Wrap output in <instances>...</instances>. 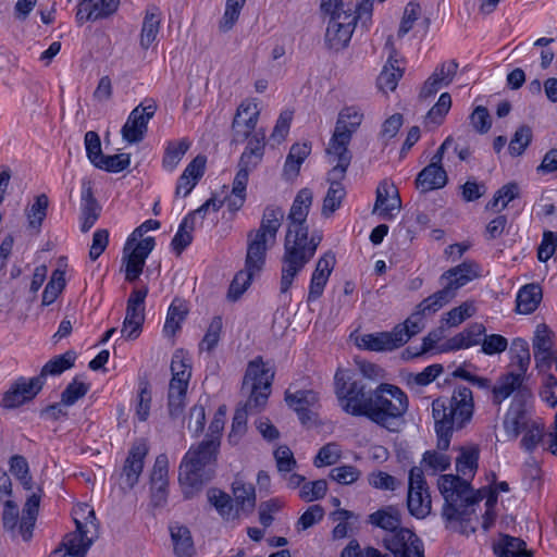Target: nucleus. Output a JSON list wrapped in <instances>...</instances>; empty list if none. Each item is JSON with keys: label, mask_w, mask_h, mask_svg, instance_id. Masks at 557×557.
I'll return each instance as SVG.
<instances>
[{"label": "nucleus", "mask_w": 557, "mask_h": 557, "mask_svg": "<svg viewBox=\"0 0 557 557\" xmlns=\"http://www.w3.org/2000/svg\"><path fill=\"white\" fill-rule=\"evenodd\" d=\"M473 412V395L467 386H456L450 397H438L432 401L438 450L423 454L422 465L426 470L435 474L450 467L451 458L445 450L449 447L453 432L463 429L471 421Z\"/></svg>", "instance_id": "3"}, {"label": "nucleus", "mask_w": 557, "mask_h": 557, "mask_svg": "<svg viewBox=\"0 0 557 557\" xmlns=\"http://www.w3.org/2000/svg\"><path fill=\"white\" fill-rule=\"evenodd\" d=\"M189 148L190 141L187 138L169 141L162 158L163 169L173 172Z\"/></svg>", "instance_id": "42"}, {"label": "nucleus", "mask_w": 557, "mask_h": 557, "mask_svg": "<svg viewBox=\"0 0 557 557\" xmlns=\"http://www.w3.org/2000/svg\"><path fill=\"white\" fill-rule=\"evenodd\" d=\"M407 507L418 519H423L431 512L432 500L422 468L413 467L409 471Z\"/></svg>", "instance_id": "11"}, {"label": "nucleus", "mask_w": 557, "mask_h": 557, "mask_svg": "<svg viewBox=\"0 0 557 557\" xmlns=\"http://www.w3.org/2000/svg\"><path fill=\"white\" fill-rule=\"evenodd\" d=\"M475 312L473 302L466 301L459 307L453 308L446 313V324L448 326H457L461 324L466 319L471 318Z\"/></svg>", "instance_id": "62"}, {"label": "nucleus", "mask_w": 557, "mask_h": 557, "mask_svg": "<svg viewBox=\"0 0 557 557\" xmlns=\"http://www.w3.org/2000/svg\"><path fill=\"white\" fill-rule=\"evenodd\" d=\"M479 275V265L472 261H465L444 272L441 276L442 289L429 297L434 305L437 304L443 308L456 296L459 288L476 278Z\"/></svg>", "instance_id": "10"}, {"label": "nucleus", "mask_w": 557, "mask_h": 557, "mask_svg": "<svg viewBox=\"0 0 557 557\" xmlns=\"http://www.w3.org/2000/svg\"><path fill=\"white\" fill-rule=\"evenodd\" d=\"M274 245L275 244L249 232L247 234V253L245 260L246 270L256 274L259 273L265 263L268 249Z\"/></svg>", "instance_id": "23"}, {"label": "nucleus", "mask_w": 557, "mask_h": 557, "mask_svg": "<svg viewBox=\"0 0 557 557\" xmlns=\"http://www.w3.org/2000/svg\"><path fill=\"white\" fill-rule=\"evenodd\" d=\"M534 421L535 420L530 418L527 409H520L517 405H510L503 425L507 436L511 440H516L521 434L522 430Z\"/></svg>", "instance_id": "35"}, {"label": "nucleus", "mask_w": 557, "mask_h": 557, "mask_svg": "<svg viewBox=\"0 0 557 557\" xmlns=\"http://www.w3.org/2000/svg\"><path fill=\"white\" fill-rule=\"evenodd\" d=\"M285 401L297 412L300 421L306 423L310 420V408L319 401V397L318 394L311 389H300L295 393L286 391Z\"/></svg>", "instance_id": "27"}, {"label": "nucleus", "mask_w": 557, "mask_h": 557, "mask_svg": "<svg viewBox=\"0 0 557 557\" xmlns=\"http://www.w3.org/2000/svg\"><path fill=\"white\" fill-rule=\"evenodd\" d=\"M223 329V322L221 317H214L208 329L207 332L200 343V349L211 351L215 348L220 341L221 332Z\"/></svg>", "instance_id": "59"}, {"label": "nucleus", "mask_w": 557, "mask_h": 557, "mask_svg": "<svg viewBox=\"0 0 557 557\" xmlns=\"http://www.w3.org/2000/svg\"><path fill=\"white\" fill-rule=\"evenodd\" d=\"M383 544L395 557H424L423 543L409 529L385 536Z\"/></svg>", "instance_id": "15"}, {"label": "nucleus", "mask_w": 557, "mask_h": 557, "mask_svg": "<svg viewBox=\"0 0 557 557\" xmlns=\"http://www.w3.org/2000/svg\"><path fill=\"white\" fill-rule=\"evenodd\" d=\"M194 230L193 216H185L171 243L173 250L176 251L177 255L191 244V233Z\"/></svg>", "instance_id": "52"}, {"label": "nucleus", "mask_w": 557, "mask_h": 557, "mask_svg": "<svg viewBox=\"0 0 557 557\" xmlns=\"http://www.w3.org/2000/svg\"><path fill=\"white\" fill-rule=\"evenodd\" d=\"M255 274L256 273H253L251 271H248L246 269L239 271L235 275V277L233 278V281H232V283L230 285L227 297L231 300H233V301H236L237 299H239V297L250 286L252 277H253Z\"/></svg>", "instance_id": "58"}, {"label": "nucleus", "mask_w": 557, "mask_h": 557, "mask_svg": "<svg viewBox=\"0 0 557 557\" xmlns=\"http://www.w3.org/2000/svg\"><path fill=\"white\" fill-rule=\"evenodd\" d=\"M41 388L40 379L32 377L26 380L21 377L4 393L2 406L9 409L16 408L25 401L33 399Z\"/></svg>", "instance_id": "20"}, {"label": "nucleus", "mask_w": 557, "mask_h": 557, "mask_svg": "<svg viewBox=\"0 0 557 557\" xmlns=\"http://www.w3.org/2000/svg\"><path fill=\"white\" fill-rule=\"evenodd\" d=\"M233 495L237 506L243 511H251L256 506V494L252 484H247L242 480H235L233 483Z\"/></svg>", "instance_id": "46"}, {"label": "nucleus", "mask_w": 557, "mask_h": 557, "mask_svg": "<svg viewBox=\"0 0 557 557\" xmlns=\"http://www.w3.org/2000/svg\"><path fill=\"white\" fill-rule=\"evenodd\" d=\"M156 11V9L147 11L144 18L140 33V46L144 49H148L153 44L159 33L160 17Z\"/></svg>", "instance_id": "49"}, {"label": "nucleus", "mask_w": 557, "mask_h": 557, "mask_svg": "<svg viewBox=\"0 0 557 557\" xmlns=\"http://www.w3.org/2000/svg\"><path fill=\"white\" fill-rule=\"evenodd\" d=\"M351 138L348 135L334 133L325 149L326 161L332 169L329 171L334 178H344L350 165L352 154L348 149Z\"/></svg>", "instance_id": "14"}, {"label": "nucleus", "mask_w": 557, "mask_h": 557, "mask_svg": "<svg viewBox=\"0 0 557 557\" xmlns=\"http://www.w3.org/2000/svg\"><path fill=\"white\" fill-rule=\"evenodd\" d=\"M523 436L520 441V446L528 453H533L540 443L545 437V426L541 420L529 423V426L522 430Z\"/></svg>", "instance_id": "47"}, {"label": "nucleus", "mask_w": 557, "mask_h": 557, "mask_svg": "<svg viewBox=\"0 0 557 557\" xmlns=\"http://www.w3.org/2000/svg\"><path fill=\"white\" fill-rule=\"evenodd\" d=\"M342 180L343 178H334L331 174H327L330 187L323 199L321 211L322 215L325 218L331 216L341 207L342 200L346 195L345 188L341 183Z\"/></svg>", "instance_id": "39"}, {"label": "nucleus", "mask_w": 557, "mask_h": 557, "mask_svg": "<svg viewBox=\"0 0 557 557\" xmlns=\"http://www.w3.org/2000/svg\"><path fill=\"white\" fill-rule=\"evenodd\" d=\"M40 493V488H38V492H33L24 505L23 516L18 524V532L24 541H29L33 536L41 499Z\"/></svg>", "instance_id": "30"}, {"label": "nucleus", "mask_w": 557, "mask_h": 557, "mask_svg": "<svg viewBox=\"0 0 557 557\" xmlns=\"http://www.w3.org/2000/svg\"><path fill=\"white\" fill-rule=\"evenodd\" d=\"M372 400L369 420L389 432H398L409 407L405 392L396 385L381 383L374 389Z\"/></svg>", "instance_id": "7"}, {"label": "nucleus", "mask_w": 557, "mask_h": 557, "mask_svg": "<svg viewBox=\"0 0 557 557\" xmlns=\"http://www.w3.org/2000/svg\"><path fill=\"white\" fill-rule=\"evenodd\" d=\"M510 355L512 364L518 367L517 373H522L524 376L531 361L529 344L525 339L517 337L511 342Z\"/></svg>", "instance_id": "48"}, {"label": "nucleus", "mask_w": 557, "mask_h": 557, "mask_svg": "<svg viewBox=\"0 0 557 557\" xmlns=\"http://www.w3.org/2000/svg\"><path fill=\"white\" fill-rule=\"evenodd\" d=\"M260 110L257 102L245 100L237 108L236 114L232 122V141L243 143L255 132Z\"/></svg>", "instance_id": "16"}, {"label": "nucleus", "mask_w": 557, "mask_h": 557, "mask_svg": "<svg viewBox=\"0 0 557 557\" xmlns=\"http://www.w3.org/2000/svg\"><path fill=\"white\" fill-rule=\"evenodd\" d=\"M176 557H194L196 554L194 541L189 529L180 523H173L169 528Z\"/></svg>", "instance_id": "31"}, {"label": "nucleus", "mask_w": 557, "mask_h": 557, "mask_svg": "<svg viewBox=\"0 0 557 557\" xmlns=\"http://www.w3.org/2000/svg\"><path fill=\"white\" fill-rule=\"evenodd\" d=\"M131 164V156L128 153H119L113 156L103 154L95 164L97 169L119 173L127 169Z\"/></svg>", "instance_id": "54"}, {"label": "nucleus", "mask_w": 557, "mask_h": 557, "mask_svg": "<svg viewBox=\"0 0 557 557\" xmlns=\"http://www.w3.org/2000/svg\"><path fill=\"white\" fill-rule=\"evenodd\" d=\"M494 554L497 557H532L531 550L527 549L523 540L507 534H502L493 545Z\"/></svg>", "instance_id": "33"}, {"label": "nucleus", "mask_w": 557, "mask_h": 557, "mask_svg": "<svg viewBox=\"0 0 557 557\" xmlns=\"http://www.w3.org/2000/svg\"><path fill=\"white\" fill-rule=\"evenodd\" d=\"M451 108V97L448 92H443L437 102L429 110L425 116V123L441 125Z\"/></svg>", "instance_id": "55"}, {"label": "nucleus", "mask_w": 557, "mask_h": 557, "mask_svg": "<svg viewBox=\"0 0 557 557\" xmlns=\"http://www.w3.org/2000/svg\"><path fill=\"white\" fill-rule=\"evenodd\" d=\"M65 284V272L60 269L54 270L52 272L50 281L48 282L44 289L41 305L49 306L52 302H54L55 299L64 289Z\"/></svg>", "instance_id": "51"}, {"label": "nucleus", "mask_w": 557, "mask_h": 557, "mask_svg": "<svg viewBox=\"0 0 557 557\" xmlns=\"http://www.w3.org/2000/svg\"><path fill=\"white\" fill-rule=\"evenodd\" d=\"M220 443L216 436H213V438H205L188 449L180 466L181 485L198 490L211 480L213 474L211 467L216 461Z\"/></svg>", "instance_id": "6"}, {"label": "nucleus", "mask_w": 557, "mask_h": 557, "mask_svg": "<svg viewBox=\"0 0 557 557\" xmlns=\"http://www.w3.org/2000/svg\"><path fill=\"white\" fill-rule=\"evenodd\" d=\"M156 246L154 238L149 236L135 242L132 248L125 252L123 249V261L125 262V280L136 281L143 273L146 259Z\"/></svg>", "instance_id": "17"}, {"label": "nucleus", "mask_w": 557, "mask_h": 557, "mask_svg": "<svg viewBox=\"0 0 557 557\" xmlns=\"http://www.w3.org/2000/svg\"><path fill=\"white\" fill-rule=\"evenodd\" d=\"M273 379L274 372L267 368L261 357L248 363L242 384V393L248 398L235 410L230 441L236 442L245 434L248 414L258 413L265 407Z\"/></svg>", "instance_id": "5"}, {"label": "nucleus", "mask_w": 557, "mask_h": 557, "mask_svg": "<svg viewBox=\"0 0 557 557\" xmlns=\"http://www.w3.org/2000/svg\"><path fill=\"white\" fill-rule=\"evenodd\" d=\"M553 345V332L546 324H539L533 338L534 358L537 368H548L550 366Z\"/></svg>", "instance_id": "25"}, {"label": "nucleus", "mask_w": 557, "mask_h": 557, "mask_svg": "<svg viewBox=\"0 0 557 557\" xmlns=\"http://www.w3.org/2000/svg\"><path fill=\"white\" fill-rule=\"evenodd\" d=\"M522 373L510 372L502 376L498 383L492 388L493 403L500 405L507 399L523 382Z\"/></svg>", "instance_id": "40"}, {"label": "nucleus", "mask_w": 557, "mask_h": 557, "mask_svg": "<svg viewBox=\"0 0 557 557\" xmlns=\"http://www.w3.org/2000/svg\"><path fill=\"white\" fill-rule=\"evenodd\" d=\"M557 249V232L544 231L542 242L537 248V259L546 262Z\"/></svg>", "instance_id": "64"}, {"label": "nucleus", "mask_w": 557, "mask_h": 557, "mask_svg": "<svg viewBox=\"0 0 557 557\" xmlns=\"http://www.w3.org/2000/svg\"><path fill=\"white\" fill-rule=\"evenodd\" d=\"M119 0H79L76 17L79 22L96 21L113 14Z\"/></svg>", "instance_id": "24"}, {"label": "nucleus", "mask_w": 557, "mask_h": 557, "mask_svg": "<svg viewBox=\"0 0 557 557\" xmlns=\"http://www.w3.org/2000/svg\"><path fill=\"white\" fill-rule=\"evenodd\" d=\"M76 530L66 534L49 557H85L98 537V524L92 508L82 505L74 511Z\"/></svg>", "instance_id": "8"}, {"label": "nucleus", "mask_w": 557, "mask_h": 557, "mask_svg": "<svg viewBox=\"0 0 557 557\" xmlns=\"http://www.w3.org/2000/svg\"><path fill=\"white\" fill-rule=\"evenodd\" d=\"M334 386L339 406L346 413L369 419L374 389L369 388L362 380H351L347 372L341 369L335 373Z\"/></svg>", "instance_id": "9"}, {"label": "nucleus", "mask_w": 557, "mask_h": 557, "mask_svg": "<svg viewBox=\"0 0 557 557\" xmlns=\"http://www.w3.org/2000/svg\"><path fill=\"white\" fill-rule=\"evenodd\" d=\"M89 389V386L83 382L74 380L61 394V403L65 406L74 405L78 399L83 398Z\"/></svg>", "instance_id": "63"}, {"label": "nucleus", "mask_w": 557, "mask_h": 557, "mask_svg": "<svg viewBox=\"0 0 557 557\" xmlns=\"http://www.w3.org/2000/svg\"><path fill=\"white\" fill-rule=\"evenodd\" d=\"M264 131L260 129L252 134L246 149L239 158L238 168L251 171L261 162L264 153Z\"/></svg>", "instance_id": "28"}, {"label": "nucleus", "mask_w": 557, "mask_h": 557, "mask_svg": "<svg viewBox=\"0 0 557 557\" xmlns=\"http://www.w3.org/2000/svg\"><path fill=\"white\" fill-rule=\"evenodd\" d=\"M360 470L354 466L344 465L335 467L330 472V478L343 485L355 483L360 478Z\"/></svg>", "instance_id": "61"}, {"label": "nucleus", "mask_w": 557, "mask_h": 557, "mask_svg": "<svg viewBox=\"0 0 557 557\" xmlns=\"http://www.w3.org/2000/svg\"><path fill=\"white\" fill-rule=\"evenodd\" d=\"M458 450L455 460L457 474H442L437 486L445 500L442 517L446 528L469 535L476 530L475 506L487 492L483 488L474 491L470 484L479 468V446H461Z\"/></svg>", "instance_id": "1"}, {"label": "nucleus", "mask_w": 557, "mask_h": 557, "mask_svg": "<svg viewBox=\"0 0 557 557\" xmlns=\"http://www.w3.org/2000/svg\"><path fill=\"white\" fill-rule=\"evenodd\" d=\"M397 332H380L375 334H366L360 338L359 347L372 351H387L401 347L403 338H397Z\"/></svg>", "instance_id": "29"}, {"label": "nucleus", "mask_w": 557, "mask_h": 557, "mask_svg": "<svg viewBox=\"0 0 557 557\" xmlns=\"http://www.w3.org/2000/svg\"><path fill=\"white\" fill-rule=\"evenodd\" d=\"M363 117L364 114L359 107L349 106L343 108L338 113L334 133L348 135V137L352 138V135L360 127Z\"/></svg>", "instance_id": "34"}, {"label": "nucleus", "mask_w": 557, "mask_h": 557, "mask_svg": "<svg viewBox=\"0 0 557 557\" xmlns=\"http://www.w3.org/2000/svg\"><path fill=\"white\" fill-rule=\"evenodd\" d=\"M206 168V158L203 156H197L185 168L184 172L177 181L175 188L176 196L186 197L190 194L198 181L202 177Z\"/></svg>", "instance_id": "26"}, {"label": "nucleus", "mask_w": 557, "mask_h": 557, "mask_svg": "<svg viewBox=\"0 0 557 557\" xmlns=\"http://www.w3.org/2000/svg\"><path fill=\"white\" fill-rule=\"evenodd\" d=\"M148 294V288L134 289L126 305V314L121 329V335L125 339H136L143 329L145 322V299Z\"/></svg>", "instance_id": "13"}, {"label": "nucleus", "mask_w": 557, "mask_h": 557, "mask_svg": "<svg viewBox=\"0 0 557 557\" xmlns=\"http://www.w3.org/2000/svg\"><path fill=\"white\" fill-rule=\"evenodd\" d=\"M75 359L76 354L72 350L55 356L42 367L40 374L35 377L40 379L41 386H44L47 375H59L65 370L71 369L74 366Z\"/></svg>", "instance_id": "43"}, {"label": "nucleus", "mask_w": 557, "mask_h": 557, "mask_svg": "<svg viewBox=\"0 0 557 557\" xmlns=\"http://www.w3.org/2000/svg\"><path fill=\"white\" fill-rule=\"evenodd\" d=\"M519 195V187L516 183L504 185L494 195L493 199L486 205V209L499 211L504 209L511 200Z\"/></svg>", "instance_id": "53"}, {"label": "nucleus", "mask_w": 557, "mask_h": 557, "mask_svg": "<svg viewBox=\"0 0 557 557\" xmlns=\"http://www.w3.org/2000/svg\"><path fill=\"white\" fill-rule=\"evenodd\" d=\"M312 200L313 194L309 188L300 189L287 215L288 226L282 256L281 293L289 290L294 278L313 258L322 240V235L317 232L309 237V230L306 225Z\"/></svg>", "instance_id": "2"}, {"label": "nucleus", "mask_w": 557, "mask_h": 557, "mask_svg": "<svg viewBox=\"0 0 557 557\" xmlns=\"http://www.w3.org/2000/svg\"><path fill=\"white\" fill-rule=\"evenodd\" d=\"M284 215V210L281 207L274 205L267 206L263 210L259 228L251 230L250 233L275 244Z\"/></svg>", "instance_id": "22"}, {"label": "nucleus", "mask_w": 557, "mask_h": 557, "mask_svg": "<svg viewBox=\"0 0 557 557\" xmlns=\"http://www.w3.org/2000/svg\"><path fill=\"white\" fill-rule=\"evenodd\" d=\"M148 450V446L144 441H138L133 444L121 472L123 487L131 490L137 484L144 469V460Z\"/></svg>", "instance_id": "19"}, {"label": "nucleus", "mask_w": 557, "mask_h": 557, "mask_svg": "<svg viewBox=\"0 0 557 557\" xmlns=\"http://www.w3.org/2000/svg\"><path fill=\"white\" fill-rule=\"evenodd\" d=\"M188 313L186 304L178 298H175L169 310L164 323L163 332L166 336H173L177 330L181 329V323L185 320Z\"/></svg>", "instance_id": "44"}, {"label": "nucleus", "mask_w": 557, "mask_h": 557, "mask_svg": "<svg viewBox=\"0 0 557 557\" xmlns=\"http://www.w3.org/2000/svg\"><path fill=\"white\" fill-rule=\"evenodd\" d=\"M49 199L45 194L35 198L34 203L26 208L25 213L28 221V226L38 231L47 215Z\"/></svg>", "instance_id": "50"}, {"label": "nucleus", "mask_w": 557, "mask_h": 557, "mask_svg": "<svg viewBox=\"0 0 557 557\" xmlns=\"http://www.w3.org/2000/svg\"><path fill=\"white\" fill-rule=\"evenodd\" d=\"M447 173L443 166L426 165L416 178V187L422 193L443 188L447 184Z\"/></svg>", "instance_id": "32"}, {"label": "nucleus", "mask_w": 557, "mask_h": 557, "mask_svg": "<svg viewBox=\"0 0 557 557\" xmlns=\"http://www.w3.org/2000/svg\"><path fill=\"white\" fill-rule=\"evenodd\" d=\"M83 206H82V224L81 230L83 233L88 232L97 222L100 216L101 207L92 195V190L88 187L83 191Z\"/></svg>", "instance_id": "41"}, {"label": "nucleus", "mask_w": 557, "mask_h": 557, "mask_svg": "<svg viewBox=\"0 0 557 557\" xmlns=\"http://www.w3.org/2000/svg\"><path fill=\"white\" fill-rule=\"evenodd\" d=\"M403 75L404 69L398 65V60L389 55L376 79V85L383 92L394 91Z\"/></svg>", "instance_id": "38"}, {"label": "nucleus", "mask_w": 557, "mask_h": 557, "mask_svg": "<svg viewBox=\"0 0 557 557\" xmlns=\"http://www.w3.org/2000/svg\"><path fill=\"white\" fill-rule=\"evenodd\" d=\"M171 386H188V382L191 376L190 364L185 359L183 351H175L173 355L171 361Z\"/></svg>", "instance_id": "45"}, {"label": "nucleus", "mask_w": 557, "mask_h": 557, "mask_svg": "<svg viewBox=\"0 0 557 557\" xmlns=\"http://www.w3.org/2000/svg\"><path fill=\"white\" fill-rule=\"evenodd\" d=\"M542 288L537 284H527L517 295V311L523 314L534 312L542 300Z\"/></svg>", "instance_id": "37"}, {"label": "nucleus", "mask_w": 557, "mask_h": 557, "mask_svg": "<svg viewBox=\"0 0 557 557\" xmlns=\"http://www.w3.org/2000/svg\"><path fill=\"white\" fill-rule=\"evenodd\" d=\"M320 9L330 17L324 42L327 49H345L358 21L368 26L371 21L373 0H321Z\"/></svg>", "instance_id": "4"}, {"label": "nucleus", "mask_w": 557, "mask_h": 557, "mask_svg": "<svg viewBox=\"0 0 557 557\" xmlns=\"http://www.w3.org/2000/svg\"><path fill=\"white\" fill-rule=\"evenodd\" d=\"M532 139V129L528 125H521L513 134L508 150L513 157L521 156Z\"/></svg>", "instance_id": "57"}, {"label": "nucleus", "mask_w": 557, "mask_h": 557, "mask_svg": "<svg viewBox=\"0 0 557 557\" xmlns=\"http://www.w3.org/2000/svg\"><path fill=\"white\" fill-rule=\"evenodd\" d=\"M186 391L187 387L185 386H169L168 407L172 419H177L183 414Z\"/></svg>", "instance_id": "56"}, {"label": "nucleus", "mask_w": 557, "mask_h": 557, "mask_svg": "<svg viewBox=\"0 0 557 557\" xmlns=\"http://www.w3.org/2000/svg\"><path fill=\"white\" fill-rule=\"evenodd\" d=\"M401 208V200L396 186L384 180L376 188V199L374 203V211H380L383 219L393 218V211H399Z\"/></svg>", "instance_id": "21"}, {"label": "nucleus", "mask_w": 557, "mask_h": 557, "mask_svg": "<svg viewBox=\"0 0 557 557\" xmlns=\"http://www.w3.org/2000/svg\"><path fill=\"white\" fill-rule=\"evenodd\" d=\"M157 109L158 106L153 99H146L134 108L121 129L123 139L129 144L141 141L147 133L148 123L154 116Z\"/></svg>", "instance_id": "12"}, {"label": "nucleus", "mask_w": 557, "mask_h": 557, "mask_svg": "<svg viewBox=\"0 0 557 557\" xmlns=\"http://www.w3.org/2000/svg\"><path fill=\"white\" fill-rule=\"evenodd\" d=\"M369 522L375 527L388 531L389 533L387 535L395 534L403 529L400 528V512L394 506H387L371 513L369 516Z\"/></svg>", "instance_id": "36"}, {"label": "nucleus", "mask_w": 557, "mask_h": 557, "mask_svg": "<svg viewBox=\"0 0 557 557\" xmlns=\"http://www.w3.org/2000/svg\"><path fill=\"white\" fill-rule=\"evenodd\" d=\"M342 450L337 443H327L319 449L318 455L314 458V466H331L338 461L341 458Z\"/></svg>", "instance_id": "60"}, {"label": "nucleus", "mask_w": 557, "mask_h": 557, "mask_svg": "<svg viewBox=\"0 0 557 557\" xmlns=\"http://www.w3.org/2000/svg\"><path fill=\"white\" fill-rule=\"evenodd\" d=\"M442 309L437 304L434 305L430 297L423 299L408 317L404 323L397 324L393 330L397 332V338H403L401 346L405 345L412 336L419 334L424 327V317L432 314Z\"/></svg>", "instance_id": "18"}]
</instances>
